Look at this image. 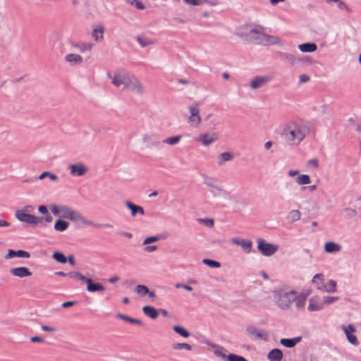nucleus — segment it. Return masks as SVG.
<instances>
[{
  "label": "nucleus",
  "mask_w": 361,
  "mask_h": 361,
  "mask_svg": "<svg viewBox=\"0 0 361 361\" xmlns=\"http://www.w3.org/2000/svg\"><path fill=\"white\" fill-rule=\"evenodd\" d=\"M21 257V258H29L30 257V254L25 250H8V253L5 255L4 258L5 259H9L13 257Z\"/></svg>",
  "instance_id": "nucleus-19"
},
{
  "label": "nucleus",
  "mask_w": 361,
  "mask_h": 361,
  "mask_svg": "<svg viewBox=\"0 0 361 361\" xmlns=\"http://www.w3.org/2000/svg\"><path fill=\"white\" fill-rule=\"evenodd\" d=\"M42 329L44 331H48V332H53V331H55V330H56L55 328L49 326H47V325H42Z\"/></svg>",
  "instance_id": "nucleus-64"
},
{
  "label": "nucleus",
  "mask_w": 361,
  "mask_h": 361,
  "mask_svg": "<svg viewBox=\"0 0 361 361\" xmlns=\"http://www.w3.org/2000/svg\"><path fill=\"white\" fill-rule=\"evenodd\" d=\"M108 77L111 79L112 84L116 87H122L123 90L127 88L129 82H130L131 76L124 70H118L115 72L114 76L108 73Z\"/></svg>",
  "instance_id": "nucleus-3"
},
{
  "label": "nucleus",
  "mask_w": 361,
  "mask_h": 361,
  "mask_svg": "<svg viewBox=\"0 0 361 361\" xmlns=\"http://www.w3.org/2000/svg\"><path fill=\"white\" fill-rule=\"evenodd\" d=\"M172 348L176 350H181V349L191 350L192 346L190 344L185 343H176L172 345Z\"/></svg>",
  "instance_id": "nucleus-40"
},
{
  "label": "nucleus",
  "mask_w": 361,
  "mask_h": 361,
  "mask_svg": "<svg viewBox=\"0 0 361 361\" xmlns=\"http://www.w3.org/2000/svg\"><path fill=\"white\" fill-rule=\"evenodd\" d=\"M257 248L264 256L269 257L276 252L279 246L267 243L264 239L259 238L257 240Z\"/></svg>",
  "instance_id": "nucleus-8"
},
{
  "label": "nucleus",
  "mask_w": 361,
  "mask_h": 361,
  "mask_svg": "<svg viewBox=\"0 0 361 361\" xmlns=\"http://www.w3.org/2000/svg\"><path fill=\"white\" fill-rule=\"evenodd\" d=\"M345 330L350 334L356 332V328L353 324H349L348 326H345Z\"/></svg>",
  "instance_id": "nucleus-62"
},
{
  "label": "nucleus",
  "mask_w": 361,
  "mask_h": 361,
  "mask_svg": "<svg viewBox=\"0 0 361 361\" xmlns=\"http://www.w3.org/2000/svg\"><path fill=\"white\" fill-rule=\"evenodd\" d=\"M299 80L300 83L307 82L310 80V77L306 74L300 75Z\"/></svg>",
  "instance_id": "nucleus-57"
},
{
  "label": "nucleus",
  "mask_w": 361,
  "mask_h": 361,
  "mask_svg": "<svg viewBox=\"0 0 361 361\" xmlns=\"http://www.w3.org/2000/svg\"><path fill=\"white\" fill-rule=\"evenodd\" d=\"M278 56L281 58H283L288 61L290 63L291 65H294L295 63L297 61V59L295 57V56L290 53H284L279 51L277 53Z\"/></svg>",
  "instance_id": "nucleus-35"
},
{
  "label": "nucleus",
  "mask_w": 361,
  "mask_h": 361,
  "mask_svg": "<svg viewBox=\"0 0 361 361\" xmlns=\"http://www.w3.org/2000/svg\"><path fill=\"white\" fill-rule=\"evenodd\" d=\"M158 249L157 245H149L145 248V251L147 252H152L156 251Z\"/></svg>",
  "instance_id": "nucleus-59"
},
{
  "label": "nucleus",
  "mask_w": 361,
  "mask_h": 361,
  "mask_svg": "<svg viewBox=\"0 0 361 361\" xmlns=\"http://www.w3.org/2000/svg\"><path fill=\"white\" fill-rule=\"evenodd\" d=\"M324 250L327 253H336L342 250V247L335 242L329 241L325 243Z\"/></svg>",
  "instance_id": "nucleus-21"
},
{
  "label": "nucleus",
  "mask_w": 361,
  "mask_h": 361,
  "mask_svg": "<svg viewBox=\"0 0 361 361\" xmlns=\"http://www.w3.org/2000/svg\"><path fill=\"white\" fill-rule=\"evenodd\" d=\"M236 35L249 43L262 44L264 38V28L258 25H246L240 27Z\"/></svg>",
  "instance_id": "nucleus-2"
},
{
  "label": "nucleus",
  "mask_w": 361,
  "mask_h": 361,
  "mask_svg": "<svg viewBox=\"0 0 361 361\" xmlns=\"http://www.w3.org/2000/svg\"><path fill=\"white\" fill-rule=\"evenodd\" d=\"M298 49L302 52L311 53L317 49V45L314 42H306L298 46Z\"/></svg>",
  "instance_id": "nucleus-27"
},
{
  "label": "nucleus",
  "mask_w": 361,
  "mask_h": 361,
  "mask_svg": "<svg viewBox=\"0 0 361 361\" xmlns=\"http://www.w3.org/2000/svg\"><path fill=\"white\" fill-rule=\"evenodd\" d=\"M203 184L208 188L209 192L213 197H217L219 192L224 191V187L218 184V180L214 177L204 176L203 177Z\"/></svg>",
  "instance_id": "nucleus-5"
},
{
  "label": "nucleus",
  "mask_w": 361,
  "mask_h": 361,
  "mask_svg": "<svg viewBox=\"0 0 361 361\" xmlns=\"http://www.w3.org/2000/svg\"><path fill=\"white\" fill-rule=\"evenodd\" d=\"M66 62L69 63L72 66L80 64L82 63V58L79 54H69L65 56Z\"/></svg>",
  "instance_id": "nucleus-25"
},
{
  "label": "nucleus",
  "mask_w": 361,
  "mask_h": 361,
  "mask_svg": "<svg viewBox=\"0 0 361 361\" xmlns=\"http://www.w3.org/2000/svg\"><path fill=\"white\" fill-rule=\"evenodd\" d=\"M317 280H321V286H318V289L323 292L334 293L336 291V282L334 280H329L327 283H324V275L317 274L312 279V283H317Z\"/></svg>",
  "instance_id": "nucleus-7"
},
{
  "label": "nucleus",
  "mask_w": 361,
  "mask_h": 361,
  "mask_svg": "<svg viewBox=\"0 0 361 361\" xmlns=\"http://www.w3.org/2000/svg\"><path fill=\"white\" fill-rule=\"evenodd\" d=\"M68 169L70 171V173L73 176H83L89 171L88 167L81 162L69 164Z\"/></svg>",
  "instance_id": "nucleus-12"
},
{
  "label": "nucleus",
  "mask_w": 361,
  "mask_h": 361,
  "mask_svg": "<svg viewBox=\"0 0 361 361\" xmlns=\"http://www.w3.org/2000/svg\"><path fill=\"white\" fill-rule=\"evenodd\" d=\"M30 341L33 343H36V342L42 343V342H44V340L42 337L32 336L30 338Z\"/></svg>",
  "instance_id": "nucleus-63"
},
{
  "label": "nucleus",
  "mask_w": 361,
  "mask_h": 361,
  "mask_svg": "<svg viewBox=\"0 0 361 361\" xmlns=\"http://www.w3.org/2000/svg\"><path fill=\"white\" fill-rule=\"evenodd\" d=\"M310 177L307 174L300 175L296 178V183L298 185H307L310 183Z\"/></svg>",
  "instance_id": "nucleus-39"
},
{
  "label": "nucleus",
  "mask_w": 361,
  "mask_h": 361,
  "mask_svg": "<svg viewBox=\"0 0 361 361\" xmlns=\"http://www.w3.org/2000/svg\"><path fill=\"white\" fill-rule=\"evenodd\" d=\"M198 221L203 224L204 225H205L206 226H207L209 228L213 227L214 224V220L212 219H209V218L199 219Z\"/></svg>",
  "instance_id": "nucleus-49"
},
{
  "label": "nucleus",
  "mask_w": 361,
  "mask_h": 361,
  "mask_svg": "<svg viewBox=\"0 0 361 361\" xmlns=\"http://www.w3.org/2000/svg\"><path fill=\"white\" fill-rule=\"evenodd\" d=\"M202 263L209 266V267H212V268L221 267V263L217 261L213 260V259H204L202 260Z\"/></svg>",
  "instance_id": "nucleus-44"
},
{
  "label": "nucleus",
  "mask_w": 361,
  "mask_h": 361,
  "mask_svg": "<svg viewBox=\"0 0 361 361\" xmlns=\"http://www.w3.org/2000/svg\"><path fill=\"white\" fill-rule=\"evenodd\" d=\"M136 41L142 48H145L149 45L154 44L156 43L154 40L150 39L149 38H144L141 35H138L136 37Z\"/></svg>",
  "instance_id": "nucleus-32"
},
{
  "label": "nucleus",
  "mask_w": 361,
  "mask_h": 361,
  "mask_svg": "<svg viewBox=\"0 0 361 361\" xmlns=\"http://www.w3.org/2000/svg\"><path fill=\"white\" fill-rule=\"evenodd\" d=\"M205 3L212 6H215L219 4V0H203L202 4Z\"/></svg>",
  "instance_id": "nucleus-56"
},
{
  "label": "nucleus",
  "mask_w": 361,
  "mask_h": 361,
  "mask_svg": "<svg viewBox=\"0 0 361 361\" xmlns=\"http://www.w3.org/2000/svg\"><path fill=\"white\" fill-rule=\"evenodd\" d=\"M38 211H39V212H40L41 214H46L48 213L47 207L45 205H40L38 207Z\"/></svg>",
  "instance_id": "nucleus-61"
},
{
  "label": "nucleus",
  "mask_w": 361,
  "mask_h": 361,
  "mask_svg": "<svg viewBox=\"0 0 361 361\" xmlns=\"http://www.w3.org/2000/svg\"><path fill=\"white\" fill-rule=\"evenodd\" d=\"M16 219L21 221L32 226H36L44 221L43 217H38L25 212L24 210H16L15 212Z\"/></svg>",
  "instance_id": "nucleus-6"
},
{
  "label": "nucleus",
  "mask_w": 361,
  "mask_h": 361,
  "mask_svg": "<svg viewBox=\"0 0 361 361\" xmlns=\"http://www.w3.org/2000/svg\"><path fill=\"white\" fill-rule=\"evenodd\" d=\"M173 330L184 338H188L190 336V333L186 329L179 325L173 326Z\"/></svg>",
  "instance_id": "nucleus-36"
},
{
  "label": "nucleus",
  "mask_w": 361,
  "mask_h": 361,
  "mask_svg": "<svg viewBox=\"0 0 361 361\" xmlns=\"http://www.w3.org/2000/svg\"><path fill=\"white\" fill-rule=\"evenodd\" d=\"M341 329L342 330L344 331L345 336H346V338H347V340L348 341V342L354 345H357L359 344V341L357 340V338L353 335V334H350V332L347 331L345 330V325H342L341 326Z\"/></svg>",
  "instance_id": "nucleus-34"
},
{
  "label": "nucleus",
  "mask_w": 361,
  "mask_h": 361,
  "mask_svg": "<svg viewBox=\"0 0 361 361\" xmlns=\"http://www.w3.org/2000/svg\"><path fill=\"white\" fill-rule=\"evenodd\" d=\"M69 226V223L63 219H58L54 224V229L57 231L63 232L66 231Z\"/></svg>",
  "instance_id": "nucleus-33"
},
{
  "label": "nucleus",
  "mask_w": 361,
  "mask_h": 361,
  "mask_svg": "<svg viewBox=\"0 0 361 361\" xmlns=\"http://www.w3.org/2000/svg\"><path fill=\"white\" fill-rule=\"evenodd\" d=\"M228 361H247L244 357L235 354H229Z\"/></svg>",
  "instance_id": "nucleus-48"
},
{
  "label": "nucleus",
  "mask_w": 361,
  "mask_h": 361,
  "mask_svg": "<svg viewBox=\"0 0 361 361\" xmlns=\"http://www.w3.org/2000/svg\"><path fill=\"white\" fill-rule=\"evenodd\" d=\"M135 291L141 296L146 295L149 293V288L145 285H137Z\"/></svg>",
  "instance_id": "nucleus-43"
},
{
  "label": "nucleus",
  "mask_w": 361,
  "mask_h": 361,
  "mask_svg": "<svg viewBox=\"0 0 361 361\" xmlns=\"http://www.w3.org/2000/svg\"><path fill=\"white\" fill-rule=\"evenodd\" d=\"M219 139V135L216 133H207L200 135L198 141L200 142L204 146H209L212 143L216 142Z\"/></svg>",
  "instance_id": "nucleus-15"
},
{
  "label": "nucleus",
  "mask_w": 361,
  "mask_h": 361,
  "mask_svg": "<svg viewBox=\"0 0 361 361\" xmlns=\"http://www.w3.org/2000/svg\"><path fill=\"white\" fill-rule=\"evenodd\" d=\"M126 89H128L133 93L142 96L145 94V88L142 82L135 77H131Z\"/></svg>",
  "instance_id": "nucleus-14"
},
{
  "label": "nucleus",
  "mask_w": 361,
  "mask_h": 361,
  "mask_svg": "<svg viewBox=\"0 0 361 361\" xmlns=\"http://www.w3.org/2000/svg\"><path fill=\"white\" fill-rule=\"evenodd\" d=\"M10 273L12 275L20 278L30 276L32 275V273L30 271V270L25 267L12 268L10 269Z\"/></svg>",
  "instance_id": "nucleus-20"
},
{
  "label": "nucleus",
  "mask_w": 361,
  "mask_h": 361,
  "mask_svg": "<svg viewBox=\"0 0 361 361\" xmlns=\"http://www.w3.org/2000/svg\"><path fill=\"white\" fill-rule=\"evenodd\" d=\"M307 128L290 121L284 127L282 135L290 145H298L305 137Z\"/></svg>",
  "instance_id": "nucleus-1"
},
{
  "label": "nucleus",
  "mask_w": 361,
  "mask_h": 361,
  "mask_svg": "<svg viewBox=\"0 0 361 361\" xmlns=\"http://www.w3.org/2000/svg\"><path fill=\"white\" fill-rule=\"evenodd\" d=\"M51 212L56 216H61L64 219H69L73 209L66 205L56 206L53 204L50 207Z\"/></svg>",
  "instance_id": "nucleus-11"
},
{
  "label": "nucleus",
  "mask_w": 361,
  "mask_h": 361,
  "mask_svg": "<svg viewBox=\"0 0 361 361\" xmlns=\"http://www.w3.org/2000/svg\"><path fill=\"white\" fill-rule=\"evenodd\" d=\"M116 317H117V318H119V319H122V320H123V321H126V322H130V320H131V319H132V317H128V316H127V315H125V314H121V313H118V314H116Z\"/></svg>",
  "instance_id": "nucleus-54"
},
{
  "label": "nucleus",
  "mask_w": 361,
  "mask_h": 361,
  "mask_svg": "<svg viewBox=\"0 0 361 361\" xmlns=\"http://www.w3.org/2000/svg\"><path fill=\"white\" fill-rule=\"evenodd\" d=\"M67 276L71 277V278H75V279H78V280L81 281H85L86 278L85 276H83L82 274H80V272H77V271H70L68 273H67Z\"/></svg>",
  "instance_id": "nucleus-45"
},
{
  "label": "nucleus",
  "mask_w": 361,
  "mask_h": 361,
  "mask_svg": "<svg viewBox=\"0 0 361 361\" xmlns=\"http://www.w3.org/2000/svg\"><path fill=\"white\" fill-rule=\"evenodd\" d=\"M226 350L222 348V347H220V348H218L217 349H216L214 352V355L217 357H221L223 360H228V355H226V354L224 353L223 351H225Z\"/></svg>",
  "instance_id": "nucleus-47"
},
{
  "label": "nucleus",
  "mask_w": 361,
  "mask_h": 361,
  "mask_svg": "<svg viewBox=\"0 0 361 361\" xmlns=\"http://www.w3.org/2000/svg\"><path fill=\"white\" fill-rule=\"evenodd\" d=\"M343 212L345 214V216L347 219H353L355 217L357 214V212L353 208L350 207H345L343 209Z\"/></svg>",
  "instance_id": "nucleus-41"
},
{
  "label": "nucleus",
  "mask_w": 361,
  "mask_h": 361,
  "mask_svg": "<svg viewBox=\"0 0 361 361\" xmlns=\"http://www.w3.org/2000/svg\"><path fill=\"white\" fill-rule=\"evenodd\" d=\"M271 80L272 78L268 75L255 76L250 81V88L252 90H257L264 86Z\"/></svg>",
  "instance_id": "nucleus-13"
},
{
  "label": "nucleus",
  "mask_w": 361,
  "mask_h": 361,
  "mask_svg": "<svg viewBox=\"0 0 361 361\" xmlns=\"http://www.w3.org/2000/svg\"><path fill=\"white\" fill-rule=\"evenodd\" d=\"M190 116L188 119V122L191 126L197 128L201 123V117L200 116V109L197 103L189 106Z\"/></svg>",
  "instance_id": "nucleus-9"
},
{
  "label": "nucleus",
  "mask_w": 361,
  "mask_h": 361,
  "mask_svg": "<svg viewBox=\"0 0 361 361\" xmlns=\"http://www.w3.org/2000/svg\"><path fill=\"white\" fill-rule=\"evenodd\" d=\"M278 294V305L282 309H286L295 301L297 293L295 290L286 291L284 290H280Z\"/></svg>",
  "instance_id": "nucleus-4"
},
{
  "label": "nucleus",
  "mask_w": 361,
  "mask_h": 361,
  "mask_svg": "<svg viewBox=\"0 0 361 361\" xmlns=\"http://www.w3.org/2000/svg\"><path fill=\"white\" fill-rule=\"evenodd\" d=\"M180 139H181V135H176V136L169 137L166 139H164V140H162V142L164 144H167L169 145H175L180 142Z\"/></svg>",
  "instance_id": "nucleus-37"
},
{
  "label": "nucleus",
  "mask_w": 361,
  "mask_h": 361,
  "mask_svg": "<svg viewBox=\"0 0 361 361\" xmlns=\"http://www.w3.org/2000/svg\"><path fill=\"white\" fill-rule=\"evenodd\" d=\"M307 163L309 165L313 166L314 168H317L319 165V162L317 159H310Z\"/></svg>",
  "instance_id": "nucleus-58"
},
{
  "label": "nucleus",
  "mask_w": 361,
  "mask_h": 361,
  "mask_svg": "<svg viewBox=\"0 0 361 361\" xmlns=\"http://www.w3.org/2000/svg\"><path fill=\"white\" fill-rule=\"evenodd\" d=\"M161 239V235H157L153 236H149L146 238L143 241V245H149L151 243H153L154 242H157Z\"/></svg>",
  "instance_id": "nucleus-46"
},
{
  "label": "nucleus",
  "mask_w": 361,
  "mask_h": 361,
  "mask_svg": "<svg viewBox=\"0 0 361 361\" xmlns=\"http://www.w3.org/2000/svg\"><path fill=\"white\" fill-rule=\"evenodd\" d=\"M84 282L87 283V290L89 292H100L105 290V287L102 283H95L90 278H86Z\"/></svg>",
  "instance_id": "nucleus-17"
},
{
  "label": "nucleus",
  "mask_w": 361,
  "mask_h": 361,
  "mask_svg": "<svg viewBox=\"0 0 361 361\" xmlns=\"http://www.w3.org/2000/svg\"><path fill=\"white\" fill-rule=\"evenodd\" d=\"M93 226L96 227V228H113V225L110 224H94V225H92Z\"/></svg>",
  "instance_id": "nucleus-55"
},
{
  "label": "nucleus",
  "mask_w": 361,
  "mask_h": 361,
  "mask_svg": "<svg viewBox=\"0 0 361 361\" xmlns=\"http://www.w3.org/2000/svg\"><path fill=\"white\" fill-rule=\"evenodd\" d=\"M305 299H306L305 296H297L296 295V299L295 300V305H296L297 307H298V308L302 307L305 305Z\"/></svg>",
  "instance_id": "nucleus-50"
},
{
  "label": "nucleus",
  "mask_w": 361,
  "mask_h": 361,
  "mask_svg": "<svg viewBox=\"0 0 361 361\" xmlns=\"http://www.w3.org/2000/svg\"><path fill=\"white\" fill-rule=\"evenodd\" d=\"M266 44H281V41L278 37L274 35H269L264 33L262 45Z\"/></svg>",
  "instance_id": "nucleus-29"
},
{
  "label": "nucleus",
  "mask_w": 361,
  "mask_h": 361,
  "mask_svg": "<svg viewBox=\"0 0 361 361\" xmlns=\"http://www.w3.org/2000/svg\"><path fill=\"white\" fill-rule=\"evenodd\" d=\"M104 32V27L102 25H98L94 27L92 32V37L96 42L102 41L104 38L103 34Z\"/></svg>",
  "instance_id": "nucleus-28"
},
{
  "label": "nucleus",
  "mask_w": 361,
  "mask_h": 361,
  "mask_svg": "<svg viewBox=\"0 0 361 361\" xmlns=\"http://www.w3.org/2000/svg\"><path fill=\"white\" fill-rule=\"evenodd\" d=\"M302 340L301 336L295 337L293 338H281L280 343L286 348H293L297 343L300 342Z\"/></svg>",
  "instance_id": "nucleus-23"
},
{
  "label": "nucleus",
  "mask_w": 361,
  "mask_h": 361,
  "mask_svg": "<svg viewBox=\"0 0 361 361\" xmlns=\"http://www.w3.org/2000/svg\"><path fill=\"white\" fill-rule=\"evenodd\" d=\"M336 3L340 9L345 10L348 13H352V11H353L352 9L344 1H343L341 0H338V1H336Z\"/></svg>",
  "instance_id": "nucleus-51"
},
{
  "label": "nucleus",
  "mask_w": 361,
  "mask_h": 361,
  "mask_svg": "<svg viewBox=\"0 0 361 361\" xmlns=\"http://www.w3.org/2000/svg\"><path fill=\"white\" fill-rule=\"evenodd\" d=\"M68 219L76 223L81 222L85 226L94 225V222L92 221L85 219L81 214L75 210L72 211Z\"/></svg>",
  "instance_id": "nucleus-16"
},
{
  "label": "nucleus",
  "mask_w": 361,
  "mask_h": 361,
  "mask_svg": "<svg viewBox=\"0 0 361 361\" xmlns=\"http://www.w3.org/2000/svg\"><path fill=\"white\" fill-rule=\"evenodd\" d=\"M338 300V297L326 296L324 298V302L326 305H330Z\"/></svg>",
  "instance_id": "nucleus-52"
},
{
  "label": "nucleus",
  "mask_w": 361,
  "mask_h": 361,
  "mask_svg": "<svg viewBox=\"0 0 361 361\" xmlns=\"http://www.w3.org/2000/svg\"><path fill=\"white\" fill-rule=\"evenodd\" d=\"M233 159V154L231 152H226L220 154L218 157V164L223 165L226 161H231Z\"/></svg>",
  "instance_id": "nucleus-30"
},
{
  "label": "nucleus",
  "mask_w": 361,
  "mask_h": 361,
  "mask_svg": "<svg viewBox=\"0 0 361 361\" xmlns=\"http://www.w3.org/2000/svg\"><path fill=\"white\" fill-rule=\"evenodd\" d=\"M125 204L126 206L130 210L131 215L133 216H135L137 214L144 215L145 211L142 207L136 205L130 201H126Z\"/></svg>",
  "instance_id": "nucleus-22"
},
{
  "label": "nucleus",
  "mask_w": 361,
  "mask_h": 361,
  "mask_svg": "<svg viewBox=\"0 0 361 361\" xmlns=\"http://www.w3.org/2000/svg\"><path fill=\"white\" fill-rule=\"evenodd\" d=\"M245 333L252 338H257L264 341H267L269 338L268 332H261L253 325H247L245 329Z\"/></svg>",
  "instance_id": "nucleus-10"
},
{
  "label": "nucleus",
  "mask_w": 361,
  "mask_h": 361,
  "mask_svg": "<svg viewBox=\"0 0 361 361\" xmlns=\"http://www.w3.org/2000/svg\"><path fill=\"white\" fill-rule=\"evenodd\" d=\"M143 313L152 319L157 318L159 315V311L152 306L146 305L142 308Z\"/></svg>",
  "instance_id": "nucleus-26"
},
{
  "label": "nucleus",
  "mask_w": 361,
  "mask_h": 361,
  "mask_svg": "<svg viewBox=\"0 0 361 361\" xmlns=\"http://www.w3.org/2000/svg\"><path fill=\"white\" fill-rule=\"evenodd\" d=\"M184 2L188 5L200 6L202 4L203 0H183Z\"/></svg>",
  "instance_id": "nucleus-53"
},
{
  "label": "nucleus",
  "mask_w": 361,
  "mask_h": 361,
  "mask_svg": "<svg viewBox=\"0 0 361 361\" xmlns=\"http://www.w3.org/2000/svg\"><path fill=\"white\" fill-rule=\"evenodd\" d=\"M52 257L58 262H60L62 264H65L67 262V258L62 252H55L53 254Z\"/></svg>",
  "instance_id": "nucleus-42"
},
{
  "label": "nucleus",
  "mask_w": 361,
  "mask_h": 361,
  "mask_svg": "<svg viewBox=\"0 0 361 361\" xmlns=\"http://www.w3.org/2000/svg\"><path fill=\"white\" fill-rule=\"evenodd\" d=\"M267 358L269 361H281L283 358V352L278 348L272 349L269 352Z\"/></svg>",
  "instance_id": "nucleus-24"
},
{
  "label": "nucleus",
  "mask_w": 361,
  "mask_h": 361,
  "mask_svg": "<svg viewBox=\"0 0 361 361\" xmlns=\"http://www.w3.org/2000/svg\"><path fill=\"white\" fill-rule=\"evenodd\" d=\"M231 240L233 244L241 246L246 253L250 252L252 245L251 240L238 238H233Z\"/></svg>",
  "instance_id": "nucleus-18"
},
{
  "label": "nucleus",
  "mask_w": 361,
  "mask_h": 361,
  "mask_svg": "<svg viewBox=\"0 0 361 361\" xmlns=\"http://www.w3.org/2000/svg\"><path fill=\"white\" fill-rule=\"evenodd\" d=\"M301 217V214L299 210H291L288 214V219L292 222L298 221Z\"/></svg>",
  "instance_id": "nucleus-38"
},
{
  "label": "nucleus",
  "mask_w": 361,
  "mask_h": 361,
  "mask_svg": "<svg viewBox=\"0 0 361 361\" xmlns=\"http://www.w3.org/2000/svg\"><path fill=\"white\" fill-rule=\"evenodd\" d=\"M323 309V305L319 302L317 299L311 298L309 301L308 310L310 311H319Z\"/></svg>",
  "instance_id": "nucleus-31"
},
{
  "label": "nucleus",
  "mask_w": 361,
  "mask_h": 361,
  "mask_svg": "<svg viewBox=\"0 0 361 361\" xmlns=\"http://www.w3.org/2000/svg\"><path fill=\"white\" fill-rule=\"evenodd\" d=\"M77 302L76 301H68V302H65L62 304V307L63 308H68V307H72L75 304H76Z\"/></svg>",
  "instance_id": "nucleus-60"
}]
</instances>
